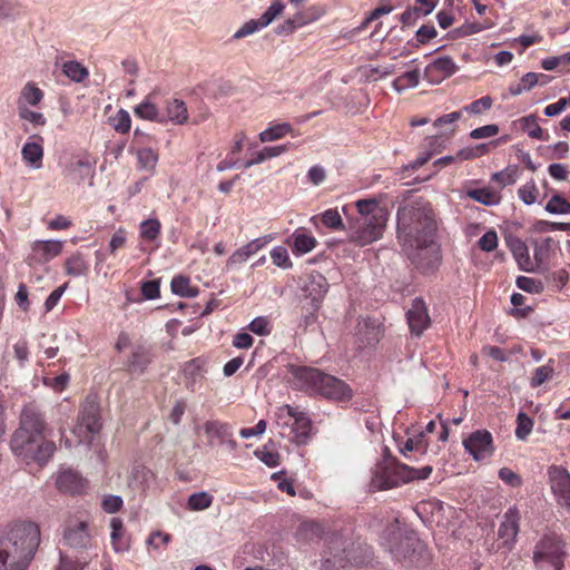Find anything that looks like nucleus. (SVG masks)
<instances>
[{
    "instance_id": "nucleus-45",
    "label": "nucleus",
    "mask_w": 570,
    "mask_h": 570,
    "mask_svg": "<svg viewBox=\"0 0 570 570\" xmlns=\"http://www.w3.org/2000/svg\"><path fill=\"white\" fill-rule=\"evenodd\" d=\"M213 502V497L207 492L193 493L188 498V509L193 511H199L208 508Z\"/></svg>"
},
{
    "instance_id": "nucleus-8",
    "label": "nucleus",
    "mask_w": 570,
    "mask_h": 570,
    "mask_svg": "<svg viewBox=\"0 0 570 570\" xmlns=\"http://www.w3.org/2000/svg\"><path fill=\"white\" fill-rule=\"evenodd\" d=\"M328 556L323 562L325 569L335 568L336 570H350L356 566L358 561L353 556V552L347 547V541L341 537H335L328 547Z\"/></svg>"
},
{
    "instance_id": "nucleus-10",
    "label": "nucleus",
    "mask_w": 570,
    "mask_h": 570,
    "mask_svg": "<svg viewBox=\"0 0 570 570\" xmlns=\"http://www.w3.org/2000/svg\"><path fill=\"white\" fill-rule=\"evenodd\" d=\"M463 446L475 461L490 458L494 452L492 434L488 430H476L465 440Z\"/></svg>"
},
{
    "instance_id": "nucleus-3",
    "label": "nucleus",
    "mask_w": 570,
    "mask_h": 570,
    "mask_svg": "<svg viewBox=\"0 0 570 570\" xmlns=\"http://www.w3.org/2000/svg\"><path fill=\"white\" fill-rule=\"evenodd\" d=\"M438 222L431 203L417 198L397 209L399 242L436 238Z\"/></svg>"
},
{
    "instance_id": "nucleus-20",
    "label": "nucleus",
    "mask_w": 570,
    "mask_h": 570,
    "mask_svg": "<svg viewBox=\"0 0 570 570\" xmlns=\"http://www.w3.org/2000/svg\"><path fill=\"white\" fill-rule=\"evenodd\" d=\"M519 511L515 508H511L504 513L503 521L498 530V537L504 546H510L515 541L519 532Z\"/></svg>"
},
{
    "instance_id": "nucleus-50",
    "label": "nucleus",
    "mask_w": 570,
    "mask_h": 570,
    "mask_svg": "<svg viewBox=\"0 0 570 570\" xmlns=\"http://www.w3.org/2000/svg\"><path fill=\"white\" fill-rule=\"evenodd\" d=\"M284 3L281 0H275L267 8V10L258 19L262 26L265 28L273 22L284 11Z\"/></svg>"
},
{
    "instance_id": "nucleus-14",
    "label": "nucleus",
    "mask_w": 570,
    "mask_h": 570,
    "mask_svg": "<svg viewBox=\"0 0 570 570\" xmlns=\"http://www.w3.org/2000/svg\"><path fill=\"white\" fill-rule=\"evenodd\" d=\"M385 463L400 484L409 483L414 480H425L430 476L433 469L431 465H425L421 469L409 466L407 464L399 462L396 459L391 458L385 460Z\"/></svg>"
},
{
    "instance_id": "nucleus-43",
    "label": "nucleus",
    "mask_w": 570,
    "mask_h": 570,
    "mask_svg": "<svg viewBox=\"0 0 570 570\" xmlns=\"http://www.w3.org/2000/svg\"><path fill=\"white\" fill-rule=\"evenodd\" d=\"M63 73L76 82H81L88 77V70L78 61H67L62 66Z\"/></svg>"
},
{
    "instance_id": "nucleus-42",
    "label": "nucleus",
    "mask_w": 570,
    "mask_h": 570,
    "mask_svg": "<svg viewBox=\"0 0 570 570\" xmlns=\"http://www.w3.org/2000/svg\"><path fill=\"white\" fill-rule=\"evenodd\" d=\"M66 273L70 276L85 275L88 266L80 253L73 254L66 261Z\"/></svg>"
},
{
    "instance_id": "nucleus-27",
    "label": "nucleus",
    "mask_w": 570,
    "mask_h": 570,
    "mask_svg": "<svg viewBox=\"0 0 570 570\" xmlns=\"http://www.w3.org/2000/svg\"><path fill=\"white\" fill-rule=\"evenodd\" d=\"M135 115L144 120L165 122V116L158 110L157 106L148 98L134 108Z\"/></svg>"
},
{
    "instance_id": "nucleus-61",
    "label": "nucleus",
    "mask_w": 570,
    "mask_h": 570,
    "mask_svg": "<svg viewBox=\"0 0 570 570\" xmlns=\"http://www.w3.org/2000/svg\"><path fill=\"white\" fill-rule=\"evenodd\" d=\"M264 27L259 22V20H249L245 22L233 36V39L238 40L242 38H245L247 36L253 35L254 32L258 31L259 29H263Z\"/></svg>"
},
{
    "instance_id": "nucleus-22",
    "label": "nucleus",
    "mask_w": 570,
    "mask_h": 570,
    "mask_svg": "<svg viewBox=\"0 0 570 570\" xmlns=\"http://www.w3.org/2000/svg\"><path fill=\"white\" fill-rule=\"evenodd\" d=\"M509 248L513 254L514 259L521 271L531 273L535 271L534 263L530 257L529 247L522 239L514 237L509 242Z\"/></svg>"
},
{
    "instance_id": "nucleus-35",
    "label": "nucleus",
    "mask_w": 570,
    "mask_h": 570,
    "mask_svg": "<svg viewBox=\"0 0 570 570\" xmlns=\"http://www.w3.org/2000/svg\"><path fill=\"white\" fill-rule=\"evenodd\" d=\"M67 170L73 179H77L80 183L90 175L91 164L88 158L72 159L67 166Z\"/></svg>"
},
{
    "instance_id": "nucleus-32",
    "label": "nucleus",
    "mask_w": 570,
    "mask_h": 570,
    "mask_svg": "<svg viewBox=\"0 0 570 570\" xmlns=\"http://www.w3.org/2000/svg\"><path fill=\"white\" fill-rule=\"evenodd\" d=\"M293 244H292V250L296 255H303L307 254L311 250H313L317 244V240L305 233L295 232L292 236Z\"/></svg>"
},
{
    "instance_id": "nucleus-47",
    "label": "nucleus",
    "mask_w": 570,
    "mask_h": 570,
    "mask_svg": "<svg viewBox=\"0 0 570 570\" xmlns=\"http://www.w3.org/2000/svg\"><path fill=\"white\" fill-rule=\"evenodd\" d=\"M518 178L517 167H507L501 171L494 173L491 180L499 183L501 187L513 185Z\"/></svg>"
},
{
    "instance_id": "nucleus-29",
    "label": "nucleus",
    "mask_w": 570,
    "mask_h": 570,
    "mask_svg": "<svg viewBox=\"0 0 570 570\" xmlns=\"http://www.w3.org/2000/svg\"><path fill=\"white\" fill-rule=\"evenodd\" d=\"M203 429H204L205 433L208 435L209 440H212L213 438H216V439H218L219 444L227 436H229L230 432L233 431L232 426L228 423L220 422L217 420L206 421L203 424ZM209 443H212V441H209Z\"/></svg>"
},
{
    "instance_id": "nucleus-15",
    "label": "nucleus",
    "mask_w": 570,
    "mask_h": 570,
    "mask_svg": "<svg viewBox=\"0 0 570 570\" xmlns=\"http://www.w3.org/2000/svg\"><path fill=\"white\" fill-rule=\"evenodd\" d=\"M63 540L71 548H87L90 543L88 523L70 517L65 524Z\"/></svg>"
},
{
    "instance_id": "nucleus-60",
    "label": "nucleus",
    "mask_w": 570,
    "mask_h": 570,
    "mask_svg": "<svg viewBox=\"0 0 570 570\" xmlns=\"http://www.w3.org/2000/svg\"><path fill=\"white\" fill-rule=\"evenodd\" d=\"M426 448H428V444L425 443L424 433L422 432L414 439H411V438L407 439L404 446L401 448L400 451L404 456H407V452L419 451V450H422L423 452H425Z\"/></svg>"
},
{
    "instance_id": "nucleus-13",
    "label": "nucleus",
    "mask_w": 570,
    "mask_h": 570,
    "mask_svg": "<svg viewBox=\"0 0 570 570\" xmlns=\"http://www.w3.org/2000/svg\"><path fill=\"white\" fill-rule=\"evenodd\" d=\"M549 482L559 504L570 509V473L559 465H551L548 470Z\"/></svg>"
},
{
    "instance_id": "nucleus-18",
    "label": "nucleus",
    "mask_w": 570,
    "mask_h": 570,
    "mask_svg": "<svg viewBox=\"0 0 570 570\" xmlns=\"http://www.w3.org/2000/svg\"><path fill=\"white\" fill-rule=\"evenodd\" d=\"M458 67L453 59L449 56L439 57L424 70V78L431 83H440L444 79L454 75Z\"/></svg>"
},
{
    "instance_id": "nucleus-30",
    "label": "nucleus",
    "mask_w": 570,
    "mask_h": 570,
    "mask_svg": "<svg viewBox=\"0 0 570 570\" xmlns=\"http://www.w3.org/2000/svg\"><path fill=\"white\" fill-rule=\"evenodd\" d=\"M22 158L32 168L39 169L42 166L43 148L38 142H26L21 150Z\"/></svg>"
},
{
    "instance_id": "nucleus-6",
    "label": "nucleus",
    "mask_w": 570,
    "mask_h": 570,
    "mask_svg": "<svg viewBox=\"0 0 570 570\" xmlns=\"http://www.w3.org/2000/svg\"><path fill=\"white\" fill-rule=\"evenodd\" d=\"M567 557L564 540L556 532H548L535 543L532 560L537 570H563Z\"/></svg>"
},
{
    "instance_id": "nucleus-46",
    "label": "nucleus",
    "mask_w": 570,
    "mask_h": 570,
    "mask_svg": "<svg viewBox=\"0 0 570 570\" xmlns=\"http://www.w3.org/2000/svg\"><path fill=\"white\" fill-rule=\"evenodd\" d=\"M321 304L306 302L302 305L301 308V317L302 321L299 323V326H304L305 328L312 325L317 317V311L320 309Z\"/></svg>"
},
{
    "instance_id": "nucleus-38",
    "label": "nucleus",
    "mask_w": 570,
    "mask_h": 570,
    "mask_svg": "<svg viewBox=\"0 0 570 570\" xmlns=\"http://www.w3.org/2000/svg\"><path fill=\"white\" fill-rule=\"evenodd\" d=\"M43 98V92L33 82H28L21 90L18 104L37 106Z\"/></svg>"
},
{
    "instance_id": "nucleus-33",
    "label": "nucleus",
    "mask_w": 570,
    "mask_h": 570,
    "mask_svg": "<svg viewBox=\"0 0 570 570\" xmlns=\"http://www.w3.org/2000/svg\"><path fill=\"white\" fill-rule=\"evenodd\" d=\"M171 291L180 297H196L198 288L190 285L189 278L183 275L175 276L170 283Z\"/></svg>"
},
{
    "instance_id": "nucleus-58",
    "label": "nucleus",
    "mask_w": 570,
    "mask_h": 570,
    "mask_svg": "<svg viewBox=\"0 0 570 570\" xmlns=\"http://www.w3.org/2000/svg\"><path fill=\"white\" fill-rule=\"evenodd\" d=\"M255 455L267 466L274 468L279 464V454L276 451L268 450L267 445L255 451Z\"/></svg>"
},
{
    "instance_id": "nucleus-7",
    "label": "nucleus",
    "mask_w": 570,
    "mask_h": 570,
    "mask_svg": "<svg viewBox=\"0 0 570 570\" xmlns=\"http://www.w3.org/2000/svg\"><path fill=\"white\" fill-rule=\"evenodd\" d=\"M403 252L411 263L422 273H430L438 268L441 262L440 245L435 238L426 242H400Z\"/></svg>"
},
{
    "instance_id": "nucleus-55",
    "label": "nucleus",
    "mask_w": 570,
    "mask_h": 570,
    "mask_svg": "<svg viewBox=\"0 0 570 570\" xmlns=\"http://www.w3.org/2000/svg\"><path fill=\"white\" fill-rule=\"evenodd\" d=\"M18 111L21 119L28 120L36 126H43L46 124V118L41 112L30 110L21 102H19Z\"/></svg>"
},
{
    "instance_id": "nucleus-57",
    "label": "nucleus",
    "mask_w": 570,
    "mask_h": 570,
    "mask_svg": "<svg viewBox=\"0 0 570 570\" xmlns=\"http://www.w3.org/2000/svg\"><path fill=\"white\" fill-rule=\"evenodd\" d=\"M517 286L532 294H539L543 289V285L540 281L527 276H519L517 278Z\"/></svg>"
},
{
    "instance_id": "nucleus-1",
    "label": "nucleus",
    "mask_w": 570,
    "mask_h": 570,
    "mask_svg": "<svg viewBox=\"0 0 570 570\" xmlns=\"http://www.w3.org/2000/svg\"><path fill=\"white\" fill-rule=\"evenodd\" d=\"M46 428V419L40 406L35 401L23 405L19 428L11 439L13 452L45 464L56 451L55 442L45 438Z\"/></svg>"
},
{
    "instance_id": "nucleus-28",
    "label": "nucleus",
    "mask_w": 570,
    "mask_h": 570,
    "mask_svg": "<svg viewBox=\"0 0 570 570\" xmlns=\"http://www.w3.org/2000/svg\"><path fill=\"white\" fill-rule=\"evenodd\" d=\"M533 250H534V266L540 267L546 264L553 252L554 240L551 237H547L542 240L532 239Z\"/></svg>"
},
{
    "instance_id": "nucleus-53",
    "label": "nucleus",
    "mask_w": 570,
    "mask_h": 570,
    "mask_svg": "<svg viewBox=\"0 0 570 570\" xmlns=\"http://www.w3.org/2000/svg\"><path fill=\"white\" fill-rule=\"evenodd\" d=\"M323 224L334 230L344 229L342 217L337 209H327L322 215Z\"/></svg>"
},
{
    "instance_id": "nucleus-62",
    "label": "nucleus",
    "mask_w": 570,
    "mask_h": 570,
    "mask_svg": "<svg viewBox=\"0 0 570 570\" xmlns=\"http://www.w3.org/2000/svg\"><path fill=\"white\" fill-rule=\"evenodd\" d=\"M570 63V52H564L561 56H552L544 58L541 61V67L544 70H553L560 65H569Z\"/></svg>"
},
{
    "instance_id": "nucleus-24",
    "label": "nucleus",
    "mask_w": 570,
    "mask_h": 570,
    "mask_svg": "<svg viewBox=\"0 0 570 570\" xmlns=\"http://www.w3.org/2000/svg\"><path fill=\"white\" fill-rule=\"evenodd\" d=\"M56 483L61 492L70 494L80 493L85 488L83 479L72 470L60 472Z\"/></svg>"
},
{
    "instance_id": "nucleus-12",
    "label": "nucleus",
    "mask_w": 570,
    "mask_h": 570,
    "mask_svg": "<svg viewBox=\"0 0 570 570\" xmlns=\"http://www.w3.org/2000/svg\"><path fill=\"white\" fill-rule=\"evenodd\" d=\"M101 416H100V405L96 399V396H87L79 416H78V426L77 430L81 431L86 429V431L90 434H97L101 430Z\"/></svg>"
},
{
    "instance_id": "nucleus-49",
    "label": "nucleus",
    "mask_w": 570,
    "mask_h": 570,
    "mask_svg": "<svg viewBox=\"0 0 570 570\" xmlns=\"http://www.w3.org/2000/svg\"><path fill=\"white\" fill-rule=\"evenodd\" d=\"M137 158L142 168L154 169L158 161V154L151 148H140L137 150Z\"/></svg>"
},
{
    "instance_id": "nucleus-63",
    "label": "nucleus",
    "mask_w": 570,
    "mask_h": 570,
    "mask_svg": "<svg viewBox=\"0 0 570 570\" xmlns=\"http://www.w3.org/2000/svg\"><path fill=\"white\" fill-rule=\"evenodd\" d=\"M160 281H146L141 284V294L146 299H155L160 295Z\"/></svg>"
},
{
    "instance_id": "nucleus-17",
    "label": "nucleus",
    "mask_w": 570,
    "mask_h": 570,
    "mask_svg": "<svg viewBox=\"0 0 570 570\" xmlns=\"http://www.w3.org/2000/svg\"><path fill=\"white\" fill-rule=\"evenodd\" d=\"M62 250V243L59 240H37L32 244L31 253L27 257V263L35 264L47 263L58 256Z\"/></svg>"
},
{
    "instance_id": "nucleus-5",
    "label": "nucleus",
    "mask_w": 570,
    "mask_h": 570,
    "mask_svg": "<svg viewBox=\"0 0 570 570\" xmlns=\"http://www.w3.org/2000/svg\"><path fill=\"white\" fill-rule=\"evenodd\" d=\"M355 206L360 216L350 224L348 239L363 247L383 236L389 212L374 198L360 199Z\"/></svg>"
},
{
    "instance_id": "nucleus-56",
    "label": "nucleus",
    "mask_w": 570,
    "mask_h": 570,
    "mask_svg": "<svg viewBox=\"0 0 570 570\" xmlns=\"http://www.w3.org/2000/svg\"><path fill=\"white\" fill-rule=\"evenodd\" d=\"M271 258L277 267H282L284 269L292 267L287 249L283 246L273 248L271 252Z\"/></svg>"
},
{
    "instance_id": "nucleus-25",
    "label": "nucleus",
    "mask_w": 570,
    "mask_h": 570,
    "mask_svg": "<svg viewBox=\"0 0 570 570\" xmlns=\"http://www.w3.org/2000/svg\"><path fill=\"white\" fill-rule=\"evenodd\" d=\"M400 485L401 484L394 479L385 462L382 465H377L370 484L373 491L390 490Z\"/></svg>"
},
{
    "instance_id": "nucleus-16",
    "label": "nucleus",
    "mask_w": 570,
    "mask_h": 570,
    "mask_svg": "<svg viewBox=\"0 0 570 570\" xmlns=\"http://www.w3.org/2000/svg\"><path fill=\"white\" fill-rule=\"evenodd\" d=\"M328 287L326 277L320 272L313 271L306 275L302 289L307 302L322 304Z\"/></svg>"
},
{
    "instance_id": "nucleus-52",
    "label": "nucleus",
    "mask_w": 570,
    "mask_h": 570,
    "mask_svg": "<svg viewBox=\"0 0 570 570\" xmlns=\"http://www.w3.org/2000/svg\"><path fill=\"white\" fill-rule=\"evenodd\" d=\"M533 421L525 413L520 412L517 416L515 435L520 440H524L532 431Z\"/></svg>"
},
{
    "instance_id": "nucleus-23",
    "label": "nucleus",
    "mask_w": 570,
    "mask_h": 570,
    "mask_svg": "<svg viewBox=\"0 0 570 570\" xmlns=\"http://www.w3.org/2000/svg\"><path fill=\"white\" fill-rule=\"evenodd\" d=\"M205 361L200 357L193 358L184 365V377L186 387L195 392L197 383L204 377Z\"/></svg>"
},
{
    "instance_id": "nucleus-37",
    "label": "nucleus",
    "mask_w": 570,
    "mask_h": 570,
    "mask_svg": "<svg viewBox=\"0 0 570 570\" xmlns=\"http://www.w3.org/2000/svg\"><path fill=\"white\" fill-rule=\"evenodd\" d=\"M111 527V542L116 552L126 551L129 548V544L121 540L124 535V524L119 518H112L110 521Z\"/></svg>"
},
{
    "instance_id": "nucleus-54",
    "label": "nucleus",
    "mask_w": 570,
    "mask_h": 570,
    "mask_svg": "<svg viewBox=\"0 0 570 570\" xmlns=\"http://www.w3.org/2000/svg\"><path fill=\"white\" fill-rule=\"evenodd\" d=\"M553 375V367L549 364L537 367L533 376L531 377L530 384L532 387H538L549 381Z\"/></svg>"
},
{
    "instance_id": "nucleus-21",
    "label": "nucleus",
    "mask_w": 570,
    "mask_h": 570,
    "mask_svg": "<svg viewBox=\"0 0 570 570\" xmlns=\"http://www.w3.org/2000/svg\"><path fill=\"white\" fill-rule=\"evenodd\" d=\"M154 354L150 347L146 345H136L127 362L128 371L142 374L153 362Z\"/></svg>"
},
{
    "instance_id": "nucleus-48",
    "label": "nucleus",
    "mask_w": 570,
    "mask_h": 570,
    "mask_svg": "<svg viewBox=\"0 0 570 570\" xmlns=\"http://www.w3.org/2000/svg\"><path fill=\"white\" fill-rule=\"evenodd\" d=\"M544 209L550 214H568L570 213V203L561 195H553Z\"/></svg>"
},
{
    "instance_id": "nucleus-51",
    "label": "nucleus",
    "mask_w": 570,
    "mask_h": 570,
    "mask_svg": "<svg viewBox=\"0 0 570 570\" xmlns=\"http://www.w3.org/2000/svg\"><path fill=\"white\" fill-rule=\"evenodd\" d=\"M130 116L127 110L120 109L112 118L111 126L117 132L127 134L130 129Z\"/></svg>"
},
{
    "instance_id": "nucleus-2",
    "label": "nucleus",
    "mask_w": 570,
    "mask_h": 570,
    "mask_svg": "<svg viewBox=\"0 0 570 570\" xmlns=\"http://www.w3.org/2000/svg\"><path fill=\"white\" fill-rule=\"evenodd\" d=\"M39 543L40 530L36 523L13 524L0 538V570H27Z\"/></svg>"
},
{
    "instance_id": "nucleus-4",
    "label": "nucleus",
    "mask_w": 570,
    "mask_h": 570,
    "mask_svg": "<svg viewBox=\"0 0 570 570\" xmlns=\"http://www.w3.org/2000/svg\"><path fill=\"white\" fill-rule=\"evenodd\" d=\"M292 384L296 390L317 393L337 402L350 401L353 391L344 381L326 374L318 368L289 365Z\"/></svg>"
},
{
    "instance_id": "nucleus-39",
    "label": "nucleus",
    "mask_w": 570,
    "mask_h": 570,
    "mask_svg": "<svg viewBox=\"0 0 570 570\" xmlns=\"http://www.w3.org/2000/svg\"><path fill=\"white\" fill-rule=\"evenodd\" d=\"M419 82H420V71H419V69H414L411 71H406V72L402 73L400 77H397L393 81V88L397 92H402L403 90H405L407 88L416 87L419 85Z\"/></svg>"
},
{
    "instance_id": "nucleus-9",
    "label": "nucleus",
    "mask_w": 570,
    "mask_h": 570,
    "mask_svg": "<svg viewBox=\"0 0 570 570\" xmlns=\"http://www.w3.org/2000/svg\"><path fill=\"white\" fill-rule=\"evenodd\" d=\"M284 413H286L289 419L294 420L292 424V432L294 433L295 442L297 444H306L312 435V420L305 412L298 411L296 407L288 404L278 409L277 417L282 420L284 417Z\"/></svg>"
},
{
    "instance_id": "nucleus-36",
    "label": "nucleus",
    "mask_w": 570,
    "mask_h": 570,
    "mask_svg": "<svg viewBox=\"0 0 570 570\" xmlns=\"http://www.w3.org/2000/svg\"><path fill=\"white\" fill-rule=\"evenodd\" d=\"M287 150L286 145H279L274 147H264L261 151L256 153L255 156L244 164L245 168H249L254 165L261 164L266 159L277 157Z\"/></svg>"
},
{
    "instance_id": "nucleus-44",
    "label": "nucleus",
    "mask_w": 570,
    "mask_h": 570,
    "mask_svg": "<svg viewBox=\"0 0 570 570\" xmlns=\"http://www.w3.org/2000/svg\"><path fill=\"white\" fill-rule=\"evenodd\" d=\"M160 222L157 218H149L140 224L141 238L153 242L158 238L160 234Z\"/></svg>"
},
{
    "instance_id": "nucleus-64",
    "label": "nucleus",
    "mask_w": 570,
    "mask_h": 570,
    "mask_svg": "<svg viewBox=\"0 0 570 570\" xmlns=\"http://www.w3.org/2000/svg\"><path fill=\"white\" fill-rule=\"evenodd\" d=\"M537 187L534 183L525 184L519 188V197L525 205H532L537 199Z\"/></svg>"
},
{
    "instance_id": "nucleus-34",
    "label": "nucleus",
    "mask_w": 570,
    "mask_h": 570,
    "mask_svg": "<svg viewBox=\"0 0 570 570\" xmlns=\"http://www.w3.org/2000/svg\"><path fill=\"white\" fill-rule=\"evenodd\" d=\"M518 122L521 129L528 132L529 137L544 141L549 139V135H544L542 128L538 125L535 115L522 117Z\"/></svg>"
},
{
    "instance_id": "nucleus-59",
    "label": "nucleus",
    "mask_w": 570,
    "mask_h": 570,
    "mask_svg": "<svg viewBox=\"0 0 570 570\" xmlns=\"http://www.w3.org/2000/svg\"><path fill=\"white\" fill-rule=\"evenodd\" d=\"M324 13V10L317 7H311L305 11H299L295 16L297 18V23L301 24V27L308 24L315 20H317L322 14Z\"/></svg>"
},
{
    "instance_id": "nucleus-26",
    "label": "nucleus",
    "mask_w": 570,
    "mask_h": 570,
    "mask_svg": "<svg viewBox=\"0 0 570 570\" xmlns=\"http://www.w3.org/2000/svg\"><path fill=\"white\" fill-rule=\"evenodd\" d=\"M266 244L263 238H256L236 252L232 254V256L227 259L226 266L232 268L235 265L242 264L246 262L252 255L256 254L264 245Z\"/></svg>"
},
{
    "instance_id": "nucleus-19",
    "label": "nucleus",
    "mask_w": 570,
    "mask_h": 570,
    "mask_svg": "<svg viewBox=\"0 0 570 570\" xmlns=\"http://www.w3.org/2000/svg\"><path fill=\"white\" fill-rule=\"evenodd\" d=\"M406 315L411 332L415 335H421L430 323L424 302L420 298H415Z\"/></svg>"
},
{
    "instance_id": "nucleus-11",
    "label": "nucleus",
    "mask_w": 570,
    "mask_h": 570,
    "mask_svg": "<svg viewBox=\"0 0 570 570\" xmlns=\"http://www.w3.org/2000/svg\"><path fill=\"white\" fill-rule=\"evenodd\" d=\"M393 558L406 567L414 566L423 551L422 542L414 535L401 537L390 549Z\"/></svg>"
},
{
    "instance_id": "nucleus-31",
    "label": "nucleus",
    "mask_w": 570,
    "mask_h": 570,
    "mask_svg": "<svg viewBox=\"0 0 570 570\" xmlns=\"http://www.w3.org/2000/svg\"><path fill=\"white\" fill-rule=\"evenodd\" d=\"M166 120H170L177 125H183L188 119L187 107L183 100L173 99L167 102Z\"/></svg>"
},
{
    "instance_id": "nucleus-40",
    "label": "nucleus",
    "mask_w": 570,
    "mask_h": 570,
    "mask_svg": "<svg viewBox=\"0 0 570 570\" xmlns=\"http://www.w3.org/2000/svg\"><path fill=\"white\" fill-rule=\"evenodd\" d=\"M292 130V126L287 122L277 124L272 126L259 134V140L262 142L274 141L283 138L286 134Z\"/></svg>"
},
{
    "instance_id": "nucleus-41",
    "label": "nucleus",
    "mask_w": 570,
    "mask_h": 570,
    "mask_svg": "<svg viewBox=\"0 0 570 570\" xmlns=\"http://www.w3.org/2000/svg\"><path fill=\"white\" fill-rule=\"evenodd\" d=\"M471 199L485 205V206H492L500 202V197L497 195V193L488 189V188H478L469 190L466 194Z\"/></svg>"
}]
</instances>
